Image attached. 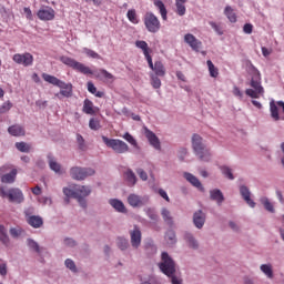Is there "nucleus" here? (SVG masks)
Masks as SVG:
<instances>
[{"instance_id":"1","label":"nucleus","mask_w":284,"mask_h":284,"mask_svg":"<svg viewBox=\"0 0 284 284\" xmlns=\"http://www.w3.org/2000/svg\"><path fill=\"white\" fill-rule=\"evenodd\" d=\"M161 261L162 262L159 264V267L161 272L165 274V276L171 278L172 284H183V281L174 276L176 273V264L174 263V260L171 258L170 254H168V252L162 253Z\"/></svg>"},{"instance_id":"2","label":"nucleus","mask_w":284,"mask_h":284,"mask_svg":"<svg viewBox=\"0 0 284 284\" xmlns=\"http://www.w3.org/2000/svg\"><path fill=\"white\" fill-rule=\"evenodd\" d=\"M42 79L47 83L55 85V88H60V92L55 94L58 99H61V97L70 99V97H72V83H65L63 80H59V78L48 73H42Z\"/></svg>"},{"instance_id":"3","label":"nucleus","mask_w":284,"mask_h":284,"mask_svg":"<svg viewBox=\"0 0 284 284\" xmlns=\"http://www.w3.org/2000/svg\"><path fill=\"white\" fill-rule=\"evenodd\" d=\"M192 148L196 156H199L200 161H211L212 153L209 151V149L205 148V144L203 143V138H201V135L193 134Z\"/></svg>"},{"instance_id":"4","label":"nucleus","mask_w":284,"mask_h":284,"mask_svg":"<svg viewBox=\"0 0 284 284\" xmlns=\"http://www.w3.org/2000/svg\"><path fill=\"white\" fill-rule=\"evenodd\" d=\"M250 85L253 89H246L245 94L251 97V99H261L265 90L263 89V85H261V72H258V70L254 71Z\"/></svg>"},{"instance_id":"5","label":"nucleus","mask_w":284,"mask_h":284,"mask_svg":"<svg viewBox=\"0 0 284 284\" xmlns=\"http://www.w3.org/2000/svg\"><path fill=\"white\" fill-rule=\"evenodd\" d=\"M102 141L106 145V148L113 150L115 154H125L130 152V146L128 145V143L123 142V140L110 139L105 135H102Z\"/></svg>"},{"instance_id":"6","label":"nucleus","mask_w":284,"mask_h":284,"mask_svg":"<svg viewBox=\"0 0 284 284\" xmlns=\"http://www.w3.org/2000/svg\"><path fill=\"white\" fill-rule=\"evenodd\" d=\"M60 61L64 65H68V68H72V70H75V72H80L81 74H94V72L92 71V69H90V67H88L70 57L62 55V57H60Z\"/></svg>"},{"instance_id":"7","label":"nucleus","mask_w":284,"mask_h":284,"mask_svg":"<svg viewBox=\"0 0 284 284\" xmlns=\"http://www.w3.org/2000/svg\"><path fill=\"white\" fill-rule=\"evenodd\" d=\"M1 199H8L9 203H23V192L20 189L11 187L6 190V186L0 187Z\"/></svg>"},{"instance_id":"8","label":"nucleus","mask_w":284,"mask_h":284,"mask_svg":"<svg viewBox=\"0 0 284 284\" xmlns=\"http://www.w3.org/2000/svg\"><path fill=\"white\" fill-rule=\"evenodd\" d=\"M143 22L148 32H151L152 34H156V32L161 30V20H159V17L154 16L152 12H146L144 14Z\"/></svg>"},{"instance_id":"9","label":"nucleus","mask_w":284,"mask_h":284,"mask_svg":"<svg viewBox=\"0 0 284 284\" xmlns=\"http://www.w3.org/2000/svg\"><path fill=\"white\" fill-rule=\"evenodd\" d=\"M94 169L91 168L73 166L70 169V176L74 181H85L88 176H94Z\"/></svg>"},{"instance_id":"10","label":"nucleus","mask_w":284,"mask_h":284,"mask_svg":"<svg viewBox=\"0 0 284 284\" xmlns=\"http://www.w3.org/2000/svg\"><path fill=\"white\" fill-rule=\"evenodd\" d=\"M10 170H11L10 165H3L0 168V178L2 183L11 184V183H14V181H17V174H18L17 169H12L11 171Z\"/></svg>"},{"instance_id":"11","label":"nucleus","mask_w":284,"mask_h":284,"mask_svg":"<svg viewBox=\"0 0 284 284\" xmlns=\"http://www.w3.org/2000/svg\"><path fill=\"white\" fill-rule=\"evenodd\" d=\"M12 61L18 65H23V68H30L34 63V57L30 52L16 53L12 57Z\"/></svg>"},{"instance_id":"12","label":"nucleus","mask_w":284,"mask_h":284,"mask_svg":"<svg viewBox=\"0 0 284 284\" xmlns=\"http://www.w3.org/2000/svg\"><path fill=\"white\" fill-rule=\"evenodd\" d=\"M91 193L92 189H90V186L82 185L75 187V199L82 207H85V196H90Z\"/></svg>"},{"instance_id":"13","label":"nucleus","mask_w":284,"mask_h":284,"mask_svg":"<svg viewBox=\"0 0 284 284\" xmlns=\"http://www.w3.org/2000/svg\"><path fill=\"white\" fill-rule=\"evenodd\" d=\"M144 135L154 150H161V141L159 140V136L146 126H144Z\"/></svg>"},{"instance_id":"14","label":"nucleus","mask_w":284,"mask_h":284,"mask_svg":"<svg viewBox=\"0 0 284 284\" xmlns=\"http://www.w3.org/2000/svg\"><path fill=\"white\" fill-rule=\"evenodd\" d=\"M131 236V245L134 250H139L141 247L142 233L139 226H134L132 231H130Z\"/></svg>"},{"instance_id":"15","label":"nucleus","mask_w":284,"mask_h":284,"mask_svg":"<svg viewBox=\"0 0 284 284\" xmlns=\"http://www.w3.org/2000/svg\"><path fill=\"white\" fill-rule=\"evenodd\" d=\"M184 41L195 52H199V50H201V47L203 45V43L199 39H196V37H194V34H192V33H186L184 36Z\"/></svg>"},{"instance_id":"16","label":"nucleus","mask_w":284,"mask_h":284,"mask_svg":"<svg viewBox=\"0 0 284 284\" xmlns=\"http://www.w3.org/2000/svg\"><path fill=\"white\" fill-rule=\"evenodd\" d=\"M37 14H38V19H40V21H52L55 17L54 9H52L50 7L40 9Z\"/></svg>"},{"instance_id":"17","label":"nucleus","mask_w":284,"mask_h":284,"mask_svg":"<svg viewBox=\"0 0 284 284\" xmlns=\"http://www.w3.org/2000/svg\"><path fill=\"white\" fill-rule=\"evenodd\" d=\"M82 112L84 114L94 116V114H97V112H99V108L94 106V102H92L90 99H85L83 101Z\"/></svg>"},{"instance_id":"18","label":"nucleus","mask_w":284,"mask_h":284,"mask_svg":"<svg viewBox=\"0 0 284 284\" xmlns=\"http://www.w3.org/2000/svg\"><path fill=\"white\" fill-rule=\"evenodd\" d=\"M8 133L11 136H26V126L21 124H13L8 128Z\"/></svg>"},{"instance_id":"19","label":"nucleus","mask_w":284,"mask_h":284,"mask_svg":"<svg viewBox=\"0 0 284 284\" xmlns=\"http://www.w3.org/2000/svg\"><path fill=\"white\" fill-rule=\"evenodd\" d=\"M240 194L244 199L245 203L250 205V207H256V203L252 201V193L250 192V189L247 186H241L240 187Z\"/></svg>"},{"instance_id":"20","label":"nucleus","mask_w":284,"mask_h":284,"mask_svg":"<svg viewBox=\"0 0 284 284\" xmlns=\"http://www.w3.org/2000/svg\"><path fill=\"white\" fill-rule=\"evenodd\" d=\"M193 223L197 230H201L205 225V213L203 211H197L193 214Z\"/></svg>"},{"instance_id":"21","label":"nucleus","mask_w":284,"mask_h":284,"mask_svg":"<svg viewBox=\"0 0 284 284\" xmlns=\"http://www.w3.org/2000/svg\"><path fill=\"white\" fill-rule=\"evenodd\" d=\"M27 223H29V225L31 227L39 230V227H41L43 225V217H41L39 215H31V216L27 217Z\"/></svg>"},{"instance_id":"22","label":"nucleus","mask_w":284,"mask_h":284,"mask_svg":"<svg viewBox=\"0 0 284 284\" xmlns=\"http://www.w3.org/2000/svg\"><path fill=\"white\" fill-rule=\"evenodd\" d=\"M48 161H49L50 170L55 172V174H63V169H61V164L59 162H57L54 156L48 155Z\"/></svg>"},{"instance_id":"23","label":"nucleus","mask_w":284,"mask_h":284,"mask_svg":"<svg viewBox=\"0 0 284 284\" xmlns=\"http://www.w3.org/2000/svg\"><path fill=\"white\" fill-rule=\"evenodd\" d=\"M128 203L131 207H141V205H143V200L138 194L131 193L128 196Z\"/></svg>"},{"instance_id":"24","label":"nucleus","mask_w":284,"mask_h":284,"mask_svg":"<svg viewBox=\"0 0 284 284\" xmlns=\"http://www.w3.org/2000/svg\"><path fill=\"white\" fill-rule=\"evenodd\" d=\"M184 179H186L191 185L203 192V184H201V181H199L192 173H184Z\"/></svg>"},{"instance_id":"25","label":"nucleus","mask_w":284,"mask_h":284,"mask_svg":"<svg viewBox=\"0 0 284 284\" xmlns=\"http://www.w3.org/2000/svg\"><path fill=\"white\" fill-rule=\"evenodd\" d=\"M210 196L212 201H216L217 205H221L225 201L223 192L219 189L210 191Z\"/></svg>"},{"instance_id":"26","label":"nucleus","mask_w":284,"mask_h":284,"mask_svg":"<svg viewBox=\"0 0 284 284\" xmlns=\"http://www.w3.org/2000/svg\"><path fill=\"white\" fill-rule=\"evenodd\" d=\"M185 3H187V0H175V12L179 17H185V12H187Z\"/></svg>"},{"instance_id":"27","label":"nucleus","mask_w":284,"mask_h":284,"mask_svg":"<svg viewBox=\"0 0 284 284\" xmlns=\"http://www.w3.org/2000/svg\"><path fill=\"white\" fill-rule=\"evenodd\" d=\"M110 205L116 210V212H121L122 214H125L128 210L125 209V204L121 202V200L113 199L109 201Z\"/></svg>"},{"instance_id":"28","label":"nucleus","mask_w":284,"mask_h":284,"mask_svg":"<svg viewBox=\"0 0 284 284\" xmlns=\"http://www.w3.org/2000/svg\"><path fill=\"white\" fill-rule=\"evenodd\" d=\"M155 8L160 10V14L163 19V21H168V9L165 8V4L162 0H154L153 1Z\"/></svg>"},{"instance_id":"29","label":"nucleus","mask_w":284,"mask_h":284,"mask_svg":"<svg viewBox=\"0 0 284 284\" xmlns=\"http://www.w3.org/2000/svg\"><path fill=\"white\" fill-rule=\"evenodd\" d=\"M161 216L166 225H174V217H172V213L166 207L161 210Z\"/></svg>"},{"instance_id":"30","label":"nucleus","mask_w":284,"mask_h":284,"mask_svg":"<svg viewBox=\"0 0 284 284\" xmlns=\"http://www.w3.org/2000/svg\"><path fill=\"white\" fill-rule=\"evenodd\" d=\"M0 242L2 245L9 246L10 245V237L8 236V230L6 226L0 224Z\"/></svg>"},{"instance_id":"31","label":"nucleus","mask_w":284,"mask_h":284,"mask_svg":"<svg viewBox=\"0 0 284 284\" xmlns=\"http://www.w3.org/2000/svg\"><path fill=\"white\" fill-rule=\"evenodd\" d=\"M153 71L156 77H165V65L161 61L154 62Z\"/></svg>"},{"instance_id":"32","label":"nucleus","mask_w":284,"mask_h":284,"mask_svg":"<svg viewBox=\"0 0 284 284\" xmlns=\"http://www.w3.org/2000/svg\"><path fill=\"white\" fill-rule=\"evenodd\" d=\"M88 92L91 94H94L98 99H103L105 97V93L103 91H97V87H94V83L88 82L87 83Z\"/></svg>"},{"instance_id":"33","label":"nucleus","mask_w":284,"mask_h":284,"mask_svg":"<svg viewBox=\"0 0 284 284\" xmlns=\"http://www.w3.org/2000/svg\"><path fill=\"white\" fill-rule=\"evenodd\" d=\"M135 45L142 50L144 57H148L150 54V52H152V49L148 45V42L143 41V40H138L135 42Z\"/></svg>"},{"instance_id":"34","label":"nucleus","mask_w":284,"mask_h":284,"mask_svg":"<svg viewBox=\"0 0 284 284\" xmlns=\"http://www.w3.org/2000/svg\"><path fill=\"white\" fill-rule=\"evenodd\" d=\"M184 239L192 250H199V242L194 239V236L190 233H185Z\"/></svg>"},{"instance_id":"35","label":"nucleus","mask_w":284,"mask_h":284,"mask_svg":"<svg viewBox=\"0 0 284 284\" xmlns=\"http://www.w3.org/2000/svg\"><path fill=\"white\" fill-rule=\"evenodd\" d=\"M124 176L126 179L128 184L132 187L134 185H136V175L134 174V172L132 170H128L124 173Z\"/></svg>"},{"instance_id":"36","label":"nucleus","mask_w":284,"mask_h":284,"mask_svg":"<svg viewBox=\"0 0 284 284\" xmlns=\"http://www.w3.org/2000/svg\"><path fill=\"white\" fill-rule=\"evenodd\" d=\"M261 272L267 276V278H274V270H272V264H262L260 266Z\"/></svg>"},{"instance_id":"37","label":"nucleus","mask_w":284,"mask_h":284,"mask_svg":"<svg viewBox=\"0 0 284 284\" xmlns=\"http://www.w3.org/2000/svg\"><path fill=\"white\" fill-rule=\"evenodd\" d=\"M9 234L12 239H19V236L26 234V231L21 226H16L9 230Z\"/></svg>"},{"instance_id":"38","label":"nucleus","mask_w":284,"mask_h":284,"mask_svg":"<svg viewBox=\"0 0 284 284\" xmlns=\"http://www.w3.org/2000/svg\"><path fill=\"white\" fill-rule=\"evenodd\" d=\"M224 14L225 17H227L231 23H236V13L234 12V9H232V7L227 6L224 10Z\"/></svg>"},{"instance_id":"39","label":"nucleus","mask_w":284,"mask_h":284,"mask_svg":"<svg viewBox=\"0 0 284 284\" xmlns=\"http://www.w3.org/2000/svg\"><path fill=\"white\" fill-rule=\"evenodd\" d=\"M206 65L209 68L210 77H212L213 79H216V77H219V68H215L212 60H207Z\"/></svg>"},{"instance_id":"40","label":"nucleus","mask_w":284,"mask_h":284,"mask_svg":"<svg viewBox=\"0 0 284 284\" xmlns=\"http://www.w3.org/2000/svg\"><path fill=\"white\" fill-rule=\"evenodd\" d=\"M271 116L274 121H278L281 116L278 115V106L274 101L270 102Z\"/></svg>"},{"instance_id":"41","label":"nucleus","mask_w":284,"mask_h":284,"mask_svg":"<svg viewBox=\"0 0 284 284\" xmlns=\"http://www.w3.org/2000/svg\"><path fill=\"white\" fill-rule=\"evenodd\" d=\"M220 170L223 176H225V179H229L230 181H234V173H232V169H230V166L222 165L220 166Z\"/></svg>"},{"instance_id":"42","label":"nucleus","mask_w":284,"mask_h":284,"mask_svg":"<svg viewBox=\"0 0 284 284\" xmlns=\"http://www.w3.org/2000/svg\"><path fill=\"white\" fill-rule=\"evenodd\" d=\"M126 18L131 23L136 26L139 23V16H136V10L130 9L126 13Z\"/></svg>"},{"instance_id":"43","label":"nucleus","mask_w":284,"mask_h":284,"mask_svg":"<svg viewBox=\"0 0 284 284\" xmlns=\"http://www.w3.org/2000/svg\"><path fill=\"white\" fill-rule=\"evenodd\" d=\"M261 203L262 205H264L265 210L267 212H271V214H274L275 210H274V204H272V202H270V199L267 197H262L261 199Z\"/></svg>"},{"instance_id":"44","label":"nucleus","mask_w":284,"mask_h":284,"mask_svg":"<svg viewBox=\"0 0 284 284\" xmlns=\"http://www.w3.org/2000/svg\"><path fill=\"white\" fill-rule=\"evenodd\" d=\"M63 194L67 196L65 200H64L65 203H70V199H77L75 189L72 190V189L64 187L63 189Z\"/></svg>"},{"instance_id":"45","label":"nucleus","mask_w":284,"mask_h":284,"mask_svg":"<svg viewBox=\"0 0 284 284\" xmlns=\"http://www.w3.org/2000/svg\"><path fill=\"white\" fill-rule=\"evenodd\" d=\"M16 148L19 152L28 153L32 149V146L26 142H17Z\"/></svg>"},{"instance_id":"46","label":"nucleus","mask_w":284,"mask_h":284,"mask_svg":"<svg viewBox=\"0 0 284 284\" xmlns=\"http://www.w3.org/2000/svg\"><path fill=\"white\" fill-rule=\"evenodd\" d=\"M165 241L169 243V245H174V243H176V233H174V231H169L165 234Z\"/></svg>"},{"instance_id":"47","label":"nucleus","mask_w":284,"mask_h":284,"mask_svg":"<svg viewBox=\"0 0 284 284\" xmlns=\"http://www.w3.org/2000/svg\"><path fill=\"white\" fill-rule=\"evenodd\" d=\"M89 128L90 130H101V121H99L98 119L91 118L89 121Z\"/></svg>"},{"instance_id":"48","label":"nucleus","mask_w":284,"mask_h":284,"mask_svg":"<svg viewBox=\"0 0 284 284\" xmlns=\"http://www.w3.org/2000/svg\"><path fill=\"white\" fill-rule=\"evenodd\" d=\"M151 84L155 90H159L161 88V79H159V75H154L151 73Z\"/></svg>"},{"instance_id":"49","label":"nucleus","mask_w":284,"mask_h":284,"mask_svg":"<svg viewBox=\"0 0 284 284\" xmlns=\"http://www.w3.org/2000/svg\"><path fill=\"white\" fill-rule=\"evenodd\" d=\"M83 52L87 54V57H90V59H101V55L92 49L84 48Z\"/></svg>"},{"instance_id":"50","label":"nucleus","mask_w":284,"mask_h":284,"mask_svg":"<svg viewBox=\"0 0 284 284\" xmlns=\"http://www.w3.org/2000/svg\"><path fill=\"white\" fill-rule=\"evenodd\" d=\"M122 139H124V141H128V143L136 148L138 145L136 140L134 139V136H132V134H130V132L124 133L122 135Z\"/></svg>"},{"instance_id":"51","label":"nucleus","mask_w":284,"mask_h":284,"mask_svg":"<svg viewBox=\"0 0 284 284\" xmlns=\"http://www.w3.org/2000/svg\"><path fill=\"white\" fill-rule=\"evenodd\" d=\"M28 246L30 250H33L38 254H41V247L39 246V243H37L34 240H28Z\"/></svg>"},{"instance_id":"52","label":"nucleus","mask_w":284,"mask_h":284,"mask_svg":"<svg viewBox=\"0 0 284 284\" xmlns=\"http://www.w3.org/2000/svg\"><path fill=\"white\" fill-rule=\"evenodd\" d=\"M12 110V102L7 101L2 105H0V114H6V112H10Z\"/></svg>"},{"instance_id":"53","label":"nucleus","mask_w":284,"mask_h":284,"mask_svg":"<svg viewBox=\"0 0 284 284\" xmlns=\"http://www.w3.org/2000/svg\"><path fill=\"white\" fill-rule=\"evenodd\" d=\"M130 243L128 242V240L123 239V237H119L118 239V247L120 250H128Z\"/></svg>"},{"instance_id":"54","label":"nucleus","mask_w":284,"mask_h":284,"mask_svg":"<svg viewBox=\"0 0 284 284\" xmlns=\"http://www.w3.org/2000/svg\"><path fill=\"white\" fill-rule=\"evenodd\" d=\"M145 213L149 219H151V221H159V215L156 214V211H154V209H146Z\"/></svg>"},{"instance_id":"55","label":"nucleus","mask_w":284,"mask_h":284,"mask_svg":"<svg viewBox=\"0 0 284 284\" xmlns=\"http://www.w3.org/2000/svg\"><path fill=\"white\" fill-rule=\"evenodd\" d=\"M77 141H78L79 149L82 150V152H84V150H87L88 146H85V140L83 139V135L78 134Z\"/></svg>"},{"instance_id":"56","label":"nucleus","mask_w":284,"mask_h":284,"mask_svg":"<svg viewBox=\"0 0 284 284\" xmlns=\"http://www.w3.org/2000/svg\"><path fill=\"white\" fill-rule=\"evenodd\" d=\"M64 265L68 270H71V272H77V264H74V261L67 258Z\"/></svg>"},{"instance_id":"57","label":"nucleus","mask_w":284,"mask_h":284,"mask_svg":"<svg viewBox=\"0 0 284 284\" xmlns=\"http://www.w3.org/2000/svg\"><path fill=\"white\" fill-rule=\"evenodd\" d=\"M100 74H102V77H104V79H106L108 81H114V75L108 72V70L105 69H100Z\"/></svg>"},{"instance_id":"58","label":"nucleus","mask_w":284,"mask_h":284,"mask_svg":"<svg viewBox=\"0 0 284 284\" xmlns=\"http://www.w3.org/2000/svg\"><path fill=\"white\" fill-rule=\"evenodd\" d=\"M8 275V264L0 260V276Z\"/></svg>"},{"instance_id":"59","label":"nucleus","mask_w":284,"mask_h":284,"mask_svg":"<svg viewBox=\"0 0 284 284\" xmlns=\"http://www.w3.org/2000/svg\"><path fill=\"white\" fill-rule=\"evenodd\" d=\"M253 30H254V26H252V23H246L243 27V32L245 34H252Z\"/></svg>"},{"instance_id":"60","label":"nucleus","mask_w":284,"mask_h":284,"mask_svg":"<svg viewBox=\"0 0 284 284\" xmlns=\"http://www.w3.org/2000/svg\"><path fill=\"white\" fill-rule=\"evenodd\" d=\"M211 28H213V30L217 33V34H223V30L221 29V27L219 24H216V22H210Z\"/></svg>"},{"instance_id":"61","label":"nucleus","mask_w":284,"mask_h":284,"mask_svg":"<svg viewBox=\"0 0 284 284\" xmlns=\"http://www.w3.org/2000/svg\"><path fill=\"white\" fill-rule=\"evenodd\" d=\"M136 173L141 180L148 181V173L145 171H143V169H138Z\"/></svg>"},{"instance_id":"62","label":"nucleus","mask_w":284,"mask_h":284,"mask_svg":"<svg viewBox=\"0 0 284 284\" xmlns=\"http://www.w3.org/2000/svg\"><path fill=\"white\" fill-rule=\"evenodd\" d=\"M233 94L234 97H239V99H243V92H241V89H239V87L233 88Z\"/></svg>"},{"instance_id":"63","label":"nucleus","mask_w":284,"mask_h":284,"mask_svg":"<svg viewBox=\"0 0 284 284\" xmlns=\"http://www.w3.org/2000/svg\"><path fill=\"white\" fill-rule=\"evenodd\" d=\"M159 194L160 196H162V199H164L165 201H168V203H170V196H168V192H165V190L160 189Z\"/></svg>"},{"instance_id":"64","label":"nucleus","mask_w":284,"mask_h":284,"mask_svg":"<svg viewBox=\"0 0 284 284\" xmlns=\"http://www.w3.org/2000/svg\"><path fill=\"white\" fill-rule=\"evenodd\" d=\"M24 14H27V19H29L30 21H32V10H30V8L26 7L23 9Z\"/></svg>"}]
</instances>
